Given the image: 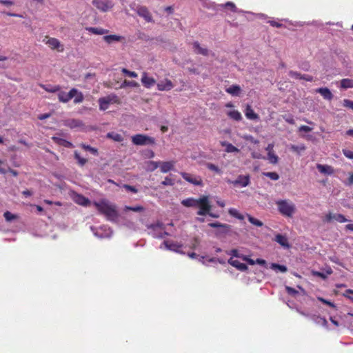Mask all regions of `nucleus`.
Listing matches in <instances>:
<instances>
[{"instance_id":"c9c22d12","label":"nucleus","mask_w":353,"mask_h":353,"mask_svg":"<svg viewBox=\"0 0 353 353\" xmlns=\"http://www.w3.org/2000/svg\"><path fill=\"white\" fill-rule=\"evenodd\" d=\"M228 116L235 121H240L242 118L241 113L237 110L230 111Z\"/></svg>"},{"instance_id":"393cba45","label":"nucleus","mask_w":353,"mask_h":353,"mask_svg":"<svg viewBox=\"0 0 353 353\" xmlns=\"http://www.w3.org/2000/svg\"><path fill=\"white\" fill-rule=\"evenodd\" d=\"M244 113H245V116L250 119H259L258 114L254 112V110L252 108V106L250 105H247L246 109H245V111H244Z\"/></svg>"},{"instance_id":"13d9d810","label":"nucleus","mask_w":353,"mask_h":353,"mask_svg":"<svg viewBox=\"0 0 353 353\" xmlns=\"http://www.w3.org/2000/svg\"><path fill=\"white\" fill-rule=\"evenodd\" d=\"M289 76L291 78H294L296 79H301V74L294 72V71H290L289 72Z\"/></svg>"},{"instance_id":"20e7f679","label":"nucleus","mask_w":353,"mask_h":353,"mask_svg":"<svg viewBox=\"0 0 353 353\" xmlns=\"http://www.w3.org/2000/svg\"><path fill=\"white\" fill-rule=\"evenodd\" d=\"M131 140L135 145H153L156 143L154 137L142 134L132 135Z\"/></svg>"},{"instance_id":"4c0bfd02","label":"nucleus","mask_w":353,"mask_h":353,"mask_svg":"<svg viewBox=\"0 0 353 353\" xmlns=\"http://www.w3.org/2000/svg\"><path fill=\"white\" fill-rule=\"evenodd\" d=\"M247 217H248L249 221L254 225L257 226V227H261L263 225V222L261 221L256 219L255 217H254L250 214H248Z\"/></svg>"},{"instance_id":"3c124183","label":"nucleus","mask_w":353,"mask_h":353,"mask_svg":"<svg viewBox=\"0 0 353 353\" xmlns=\"http://www.w3.org/2000/svg\"><path fill=\"white\" fill-rule=\"evenodd\" d=\"M6 220L7 221H11L15 219H17V215H14L12 214H11L10 212L7 211L4 213L3 214Z\"/></svg>"},{"instance_id":"5701e85b","label":"nucleus","mask_w":353,"mask_h":353,"mask_svg":"<svg viewBox=\"0 0 353 353\" xmlns=\"http://www.w3.org/2000/svg\"><path fill=\"white\" fill-rule=\"evenodd\" d=\"M65 125L70 128H74L77 127H81V125H83V123L81 120L70 119L65 121Z\"/></svg>"},{"instance_id":"a19ab883","label":"nucleus","mask_w":353,"mask_h":353,"mask_svg":"<svg viewBox=\"0 0 353 353\" xmlns=\"http://www.w3.org/2000/svg\"><path fill=\"white\" fill-rule=\"evenodd\" d=\"M74 98L73 102L74 103H82L83 101V100H84V97H83V93L81 92H79L77 90V92L74 94Z\"/></svg>"},{"instance_id":"ea45409f","label":"nucleus","mask_w":353,"mask_h":353,"mask_svg":"<svg viewBox=\"0 0 353 353\" xmlns=\"http://www.w3.org/2000/svg\"><path fill=\"white\" fill-rule=\"evenodd\" d=\"M209 226L212 228H222L225 229H230V225L225 224V223H221L219 222H212L209 223Z\"/></svg>"},{"instance_id":"4d7b16f0","label":"nucleus","mask_w":353,"mask_h":353,"mask_svg":"<svg viewBox=\"0 0 353 353\" xmlns=\"http://www.w3.org/2000/svg\"><path fill=\"white\" fill-rule=\"evenodd\" d=\"M265 175L267 177H269L271 179L274 180V181L279 179V175L276 172H267V173H265Z\"/></svg>"},{"instance_id":"f03ea898","label":"nucleus","mask_w":353,"mask_h":353,"mask_svg":"<svg viewBox=\"0 0 353 353\" xmlns=\"http://www.w3.org/2000/svg\"><path fill=\"white\" fill-rule=\"evenodd\" d=\"M275 203L279 212L285 217H292L296 212L295 204L289 199H279Z\"/></svg>"},{"instance_id":"0eeeda50","label":"nucleus","mask_w":353,"mask_h":353,"mask_svg":"<svg viewBox=\"0 0 353 353\" xmlns=\"http://www.w3.org/2000/svg\"><path fill=\"white\" fill-rule=\"evenodd\" d=\"M180 175L183 179L194 185H203V181H202L201 176H196V175H192L191 174L183 172H180Z\"/></svg>"},{"instance_id":"b1692460","label":"nucleus","mask_w":353,"mask_h":353,"mask_svg":"<svg viewBox=\"0 0 353 353\" xmlns=\"http://www.w3.org/2000/svg\"><path fill=\"white\" fill-rule=\"evenodd\" d=\"M40 86L43 90H45L46 92H50V93L58 92L59 91H60L61 90V88L60 87V85H52L41 84Z\"/></svg>"},{"instance_id":"338daca9","label":"nucleus","mask_w":353,"mask_h":353,"mask_svg":"<svg viewBox=\"0 0 353 353\" xmlns=\"http://www.w3.org/2000/svg\"><path fill=\"white\" fill-rule=\"evenodd\" d=\"M0 3L9 6L13 5V1L10 0H0Z\"/></svg>"},{"instance_id":"69168bd1","label":"nucleus","mask_w":353,"mask_h":353,"mask_svg":"<svg viewBox=\"0 0 353 353\" xmlns=\"http://www.w3.org/2000/svg\"><path fill=\"white\" fill-rule=\"evenodd\" d=\"M198 245H199V240L196 237H195V238H194L190 247L192 249H195Z\"/></svg>"},{"instance_id":"09e8293b","label":"nucleus","mask_w":353,"mask_h":353,"mask_svg":"<svg viewBox=\"0 0 353 353\" xmlns=\"http://www.w3.org/2000/svg\"><path fill=\"white\" fill-rule=\"evenodd\" d=\"M123 74H125L126 76H128L130 78H137V74L134 72L130 71L126 68H123L122 70Z\"/></svg>"},{"instance_id":"37998d69","label":"nucleus","mask_w":353,"mask_h":353,"mask_svg":"<svg viewBox=\"0 0 353 353\" xmlns=\"http://www.w3.org/2000/svg\"><path fill=\"white\" fill-rule=\"evenodd\" d=\"M268 157L271 163L276 164L278 163L279 157L277 155L274 154L273 152H268Z\"/></svg>"},{"instance_id":"a211bd4d","label":"nucleus","mask_w":353,"mask_h":353,"mask_svg":"<svg viewBox=\"0 0 353 353\" xmlns=\"http://www.w3.org/2000/svg\"><path fill=\"white\" fill-rule=\"evenodd\" d=\"M316 92L320 94L323 99L327 100H332L333 98V94L330 90L327 88H320L316 90Z\"/></svg>"},{"instance_id":"72a5a7b5","label":"nucleus","mask_w":353,"mask_h":353,"mask_svg":"<svg viewBox=\"0 0 353 353\" xmlns=\"http://www.w3.org/2000/svg\"><path fill=\"white\" fill-rule=\"evenodd\" d=\"M74 157L80 166H83L88 161L87 159L81 157L77 151L74 152Z\"/></svg>"},{"instance_id":"423d86ee","label":"nucleus","mask_w":353,"mask_h":353,"mask_svg":"<svg viewBox=\"0 0 353 353\" xmlns=\"http://www.w3.org/2000/svg\"><path fill=\"white\" fill-rule=\"evenodd\" d=\"M93 5L101 12H106L114 7L112 0H93Z\"/></svg>"},{"instance_id":"ddd939ff","label":"nucleus","mask_w":353,"mask_h":353,"mask_svg":"<svg viewBox=\"0 0 353 353\" xmlns=\"http://www.w3.org/2000/svg\"><path fill=\"white\" fill-rule=\"evenodd\" d=\"M163 243L168 250L177 253H181L180 249L183 248L182 244L170 241H165Z\"/></svg>"},{"instance_id":"6ab92c4d","label":"nucleus","mask_w":353,"mask_h":353,"mask_svg":"<svg viewBox=\"0 0 353 353\" xmlns=\"http://www.w3.org/2000/svg\"><path fill=\"white\" fill-rule=\"evenodd\" d=\"M89 32L95 35H104L108 33L109 30L103 28L87 27L85 28Z\"/></svg>"},{"instance_id":"a18cd8bd","label":"nucleus","mask_w":353,"mask_h":353,"mask_svg":"<svg viewBox=\"0 0 353 353\" xmlns=\"http://www.w3.org/2000/svg\"><path fill=\"white\" fill-rule=\"evenodd\" d=\"M81 147H82V148L83 150H85V151H88V152H91L93 155H97L98 154L97 150L96 148H94L91 147L90 145H85V144H82Z\"/></svg>"},{"instance_id":"c85d7f7f","label":"nucleus","mask_w":353,"mask_h":353,"mask_svg":"<svg viewBox=\"0 0 353 353\" xmlns=\"http://www.w3.org/2000/svg\"><path fill=\"white\" fill-rule=\"evenodd\" d=\"M193 47L195 50H196V53L199 54H201L203 56L208 55V50L200 46V44L198 41H194L193 43Z\"/></svg>"},{"instance_id":"49530a36","label":"nucleus","mask_w":353,"mask_h":353,"mask_svg":"<svg viewBox=\"0 0 353 353\" xmlns=\"http://www.w3.org/2000/svg\"><path fill=\"white\" fill-rule=\"evenodd\" d=\"M272 269L279 270L281 272H286L288 271V268L285 265L276 264V263H272Z\"/></svg>"},{"instance_id":"864d4df0","label":"nucleus","mask_w":353,"mask_h":353,"mask_svg":"<svg viewBox=\"0 0 353 353\" xmlns=\"http://www.w3.org/2000/svg\"><path fill=\"white\" fill-rule=\"evenodd\" d=\"M285 292L290 296H296L298 294L297 290L290 286H285Z\"/></svg>"},{"instance_id":"0e129e2a","label":"nucleus","mask_w":353,"mask_h":353,"mask_svg":"<svg viewBox=\"0 0 353 353\" xmlns=\"http://www.w3.org/2000/svg\"><path fill=\"white\" fill-rule=\"evenodd\" d=\"M301 79L306 80L307 81H312L314 80V78L312 76H310V75L301 74Z\"/></svg>"},{"instance_id":"de8ad7c7","label":"nucleus","mask_w":353,"mask_h":353,"mask_svg":"<svg viewBox=\"0 0 353 353\" xmlns=\"http://www.w3.org/2000/svg\"><path fill=\"white\" fill-rule=\"evenodd\" d=\"M291 149L292 151L299 153L300 152L304 151L305 150V147L303 144L300 145H292L291 146Z\"/></svg>"},{"instance_id":"4be33fe9","label":"nucleus","mask_w":353,"mask_h":353,"mask_svg":"<svg viewBox=\"0 0 353 353\" xmlns=\"http://www.w3.org/2000/svg\"><path fill=\"white\" fill-rule=\"evenodd\" d=\"M225 91L232 96H239L241 94V89L239 85H232L228 88Z\"/></svg>"},{"instance_id":"f8f14e48","label":"nucleus","mask_w":353,"mask_h":353,"mask_svg":"<svg viewBox=\"0 0 353 353\" xmlns=\"http://www.w3.org/2000/svg\"><path fill=\"white\" fill-rule=\"evenodd\" d=\"M175 165L174 161H160L159 163V167L160 170L163 173H168L170 170H172L174 169Z\"/></svg>"},{"instance_id":"aec40b11","label":"nucleus","mask_w":353,"mask_h":353,"mask_svg":"<svg viewBox=\"0 0 353 353\" xmlns=\"http://www.w3.org/2000/svg\"><path fill=\"white\" fill-rule=\"evenodd\" d=\"M198 203V199L193 197H188L181 201V203L187 208H196Z\"/></svg>"},{"instance_id":"4468645a","label":"nucleus","mask_w":353,"mask_h":353,"mask_svg":"<svg viewBox=\"0 0 353 353\" xmlns=\"http://www.w3.org/2000/svg\"><path fill=\"white\" fill-rule=\"evenodd\" d=\"M228 263L241 272H245L248 270V267L246 264L241 263L237 259H233V258H230L228 260Z\"/></svg>"},{"instance_id":"2f4dec72","label":"nucleus","mask_w":353,"mask_h":353,"mask_svg":"<svg viewBox=\"0 0 353 353\" xmlns=\"http://www.w3.org/2000/svg\"><path fill=\"white\" fill-rule=\"evenodd\" d=\"M228 213L232 217H235L239 220H243L245 219V216L241 214L239 211L235 208H230L228 210Z\"/></svg>"},{"instance_id":"79ce46f5","label":"nucleus","mask_w":353,"mask_h":353,"mask_svg":"<svg viewBox=\"0 0 353 353\" xmlns=\"http://www.w3.org/2000/svg\"><path fill=\"white\" fill-rule=\"evenodd\" d=\"M159 163L160 161H149L148 163V170L150 172L155 170L158 167H159Z\"/></svg>"},{"instance_id":"f3484780","label":"nucleus","mask_w":353,"mask_h":353,"mask_svg":"<svg viewBox=\"0 0 353 353\" xmlns=\"http://www.w3.org/2000/svg\"><path fill=\"white\" fill-rule=\"evenodd\" d=\"M141 81H142L143 85L147 88H151L156 82L155 79L152 77H149L146 72L143 74Z\"/></svg>"},{"instance_id":"e2e57ef3","label":"nucleus","mask_w":353,"mask_h":353,"mask_svg":"<svg viewBox=\"0 0 353 353\" xmlns=\"http://www.w3.org/2000/svg\"><path fill=\"white\" fill-rule=\"evenodd\" d=\"M268 23L273 27H276V28H281L283 26L282 23L278 22V21H276L274 20H270L268 21Z\"/></svg>"},{"instance_id":"052dcab7","label":"nucleus","mask_w":353,"mask_h":353,"mask_svg":"<svg viewBox=\"0 0 353 353\" xmlns=\"http://www.w3.org/2000/svg\"><path fill=\"white\" fill-rule=\"evenodd\" d=\"M123 188L128 190V191H130L134 194H136L137 192V190L134 187V186H132V185H128V184H125L123 185Z\"/></svg>"},{"instance_id":"bb28decb","label":"nucleus","mask_w":353,"mask_h":353,"mask_svg":"<svg viewBox=\"0 0 353 353\" xmlns=\"http://www.w3.org/2000/svg\"><path fill=\"white\" fill-rule=\"evenodd\" d=\"M46 44H48L51 49L55 50L58 49L60 46V41L54 37H50L46 41Z\"/></svg>"},{"instance_id":"603ef678","label":"nucleus","mask_w":353,"mask_h":353,"mask_svg":"<svg viewBox=\"0 0 353 353\" xmlns=\"http://www.w3.org/2000/svg\"><path fill=\"white\" fill-rule=\"evenodd\" d=\"M225 8H229L233 12H237V8L233 2L228 1L223 5Z\"/></svg>"},{"instance_id":"9b49d317","label":"nucleus","mask_w":353,"mask_h":353,"mask_svg":"<svg viewBox=\"0 0 353 353\" xmlns=\"http://www.w3.org/2000/svg\"><path fill=\"white\" fill-rule=\"evenodd\" d=\"M137 14L138 16H140L142 18H144L145 20L148 22H152L153 19L150 12L149 10L145 6H139L137 8Z\"/></svg>"},{"instance_id":"9d476101","label":"nucleus","mask_w":353,"mask_h":353,"mask_svg":"<svg viewBox=\"0 0 353 353\" xmlns=\"http://www.w3.org/2000/svg\"><path fill=\"white\" fill-rule=\"evenodd\" d=\"M157 88L159 91H170L174 88V84L169 79H165L157 83Z\"/></svg>"},{"instance_id":"473e14b6","label":"nucleus","mask_w":353,"mask_h":353,"mask_svg":"<svg viewBox=\"0 0 353 353\" xmlns=\"http://www.w3.org/2000/svg\"><path fill=\"white\" fill-rule=\"evenodd\" d=\"M107 137L112 139V140L121 142L123 141V137L121 134L115 133V132H110L107 134Z\"/></svg>"},{"instance_id":"dca6fc26","label":"nucleus","mask_w":353,"mask_h":353,"mask_svg":"<svg viewBox=\"0 0 353 353\" xmlns=\"http://www.w3.org/2000/svg\"><path fill=\"white\" fill-rule=\"evenodd\" d=\"M316 168L319 172L324 174L332 175L334 172V168L329 165H322L318 163L316 165Z\"/></svg>"},{"instance_id":"680f3d73","label":"nucleus","mask_w":353,"mask_h":353,"mask_svg":"<svg viewBox=\"0 0 353 353\" xmlns=\"http://www.w3.org/2000/svg\"><path fill=\"white\" fill-rule=\"evenodd\" d=\"M299 130L300 132H310L312 130V128L307 125H301Z\"/></svg>"},{"instance_id":"1a4fd4ad","label":"nucleus","mask_w":353,"mask_h":353,"mask_svg":"<svg viewBox=\"0 0 353 353\" xmlns=\"http://www.w3.org/2000/svg\"><path fill=\"white\" fill-rule=\"evenodd\" d=\"M77 92V89L72 88L68 93L59 90L57 94L58 100L63 103L68 102L74 97Z\"/></svg>"},{"instance_id":"c03bdc74","label":"nucleus","mask_w":353,"mask_h":353,"mask_svg":"<svg viewBox=\"0 0 353 353\" xmlns=\"http://www.w3.org/2000/svg\"><path fill=\"white\" fill-rule=\"evenodd\" d=\"M206 166H207L208 169H209L210 170H211L212 172H216L218 174H220L221 173V171L219 169V168L212 163H207Z\"/></svg>"},{"instance_id":"a878e982","label":"nucleus","mask_w":353,"mask_h":353,"mask_svg":"<svg viewBox=\"0 0 353 353\" xmlns=\"http://www.w3.org/2000/svg\"><path fill=\"white\" fill-rule=\"evenodd\" d=\"M221 145L222 146L225 147V151L228 153L239 152V151L236 147H235L232 143H228L227 141L221 142Z\"/></svg>"},{"instance_id":"c756f323","label":"nucleus","mask_w":353,"mask_h":353,"mask_svg":"<svg viewBox=\"0 0 353 353\" xmlns=\"http://www.w3.org/2000/svg\"><path fill=\"white\" fill-rule=\"evenodd\" d=\"M341 87L343 89H348L353 88V79H343L341 80Z\"/></svg>"},{"instance_id":"bf43d9fd","label":"nucleus","mask_w":353,"mask_h":353,"mask_svg":"<svg viewBox=\"0 0 353 353\" xmlns=\"http://www.w3.org/2000/svg\"><path fill=\"white\" fill-rule=\"evenodd\" d=\"M283 118L285 120V122H288L290 124L294 125L295 123V120L293 116H283Z\"/></svg>"},{"instance_id":"39448f33","label":"nucleus","mask_w":353,"mask_h":353,"mask_svg":"<svg viewBox=\"0 0 353 353\" xmlns=\"http://www.w3.org/2000/svg\"><path fill=\"white\" fill-rule=\"evenodd\" d=\"M227 182L232 184L234 187L245 188L247 187L250 183V175H238L235 180L228 179Z\"/></svg>"},{"instance_id":"412c9836","label":"nucleus","mask_w":353,"mask_h":353,"mask_svg":"<svg viewBox=\"0 0 353 353\" xmlns=\"http://www.w3.org/2000/svg\"><path fill=\"white\" fill-rule=\"evenodd\" d=\"M275 241L283 248H290V244L288 242V237L285 236H283V234L276 235Z\"/></svg>"},{"instance_id":"774afa93","label":"nucleus","mask_w":353,"mask_h":353,"mask_svg":"<svg viewBox=\"0 0 353 353\" xmlns=\"http://www.w3.org/2000/svg\"><path fill=\"white\" fill-rule=\"evenodd\" d=\"M50 114H43L39 115V117L37 118L39 119L40 120H44L47 118H50Z\"/></svg>"},{"instance_id":"6e6d98bb","label":"nucleus","mask_w":353,"mask_h":353,"mask_svg":"<svg viewBox=\"0 0 353 353\" xmlns=\"http://www.w3.org/2000/svg\"><path fill=\"white\" fill-rule=\"evenodd\" d=\"M161 184L163 185H173L174 183L172 179L169 176H166L165 180L161 181Z\"/></svg>"},{"instance_id":"f257e3e1","label":"nucleus","mask_w":353,"mask_h":353,"mask_svg":"<svg viewBox=\"0 0 353 353\" xmlns=\"http://www.w3.org/2000/svg\"><path fill=\"white\" fill-rule=\"evenodd\" d=\"M94 205L99 214L105 216L108 220L115 221L117 219L118 213L114 205L109 204L104 200L94 202Z\"/></svg>"},{"instance_id":"5fc2aeb1","label":"nucleus","mask_w":353,"mask_h":353,"mask_svg":"<svg viewBox=\"0 0 353 353\" xmlns=\"http://www.w3.org/2000/svg\"><path fill=\"white\" fill-rule=\"evenodd\" d=\"M342 153L344 154V157L353 159V151L348 149H343Z\"/></svg>"},{"instance_id":"8fccbe9b","label":"nucleus","mask_w":353,"mask_h":353,"mask_svg":"<svg viewBox=\"0 0 353 353\" xmlns=\"http://www.w3.org/2000/svg\"><path fill=\"white\" fill-rule=\"evenodd\" d=\"M343 105L345 108L353 110V101L349 99H344L343 100Z\"/></svg>"},{"instance_id":"7ed1b4c3","label":"nucleus","mask_w":353,"mask_h":353,"mask_svg":"<svg viewBox=\"0 0 353 353\" xmlns=\"http://www.w3.org/2000/svg\"><path fill=\"white\" fill-rule=\"evenodd\" d=\"M196 208H199L196 214L198 216H206L211 211L212 205L210 203L208 196H202L198 198V203Z\"/></svg>"},{"instance_id":"cd10ccee","label":"nucleus","mask_w":353,"mask_h":353,"mask_svg":"<svg viewBox=\"0 0 353 353\" xmlns=\"http://www.w3.org/2000/svg\"><path fill=\"white\" fill-rule=\"evenodd\" d=\"M75 201L79 205H81L83 206H88L90 203L89 199L85 196H82V194H78L76 197Z\"/></svg>"},{"instance_id":"7c9ffc66","label":"nucleus","mask_w":353,"mask_h":353,"mask_svg":"<svg viewBox=\"0 0 353 353\" xmlns=\"http://www.w3.org/2000/svg\"><path fill=\"white\" fill-rule=\"evenodd\" d=\"M53 139L58 143V144H60L61 145H63L65 148H72L73 147V145L71 142L67 141L66 139H61V138H57V137H53Z\"/></svg>"},{"instance_id":"f704fd0d","label":"nucleus","mask_w":353,"mask_h":353,"mask_svg":"<svg viewBox=\"0 0 353 353\" xmlns=\"http://www.w3.org/2000/svg\"><path fill=\"white\" fill-rule=\"evenodd\" d=\"M103 99H105V101L109 103H119V100L117 95L115 94H110L108 95L107 97H102Z\"/></svg>"},{"instance_id":"e433bc0d","label":"nucleus","mask_w":353,"mask_h":353,"mask_svg":"<svg viewBox=\"0 0 353 353\" xmlns=\"http://www.w3.org/2000/svg\"><path fill=\"white\" fill-rule=\"evenodd\" d=\"M125 211H132L134 212H143L145 211V208L141 205H136L134 207L125 206Z\"/></svg>"},{"instance_id":"58836bf2","label":"nucleus","mask_w":353,"mask_h":353,"mask_svg":"<svg viewBox=\"0 0 353 353\" xmlns=\"http://www.w3.org/2000/svg\"><path fill=\"white\" fill-rule=\"evenodd\" d=\"M98 103H99V110H106L108 107H109V103L105 101V99H103V98H100L98 99Z\"/></svg>"},{"instance_id":"6e6552de","label":"nucleus","mask_w":353,"mask_h":353,"mask_svg":"<svg viewBox=\"0 0 353 353\" xmlns=\"http://www.w3.org/2000/svg\"><path fill=\"white\" fill-rule=\"evenodd\" d=\"M333 219L336 220V221L339 223H345L346 221H348V219L345 218L343 215L341 214H332L329 213L327 214L323 218V222L324 223H330Z\"/></svg>"},{"instance_id":"2eb2a0df","label":"nucleus","mask_w":353,"mask_h":353,"mask_svg":"<svg viewBox=\"0 0 353 353\" xmlns=\"http://www.w3.org/2000/svg\"><path fill=\"white\" fill-rule=\"evenodd\" d=\"M103 39L108 44H111L114 42L125 41V37L123 36H118L115 34L103 36Z\"/></svg>"}]
</instances>
